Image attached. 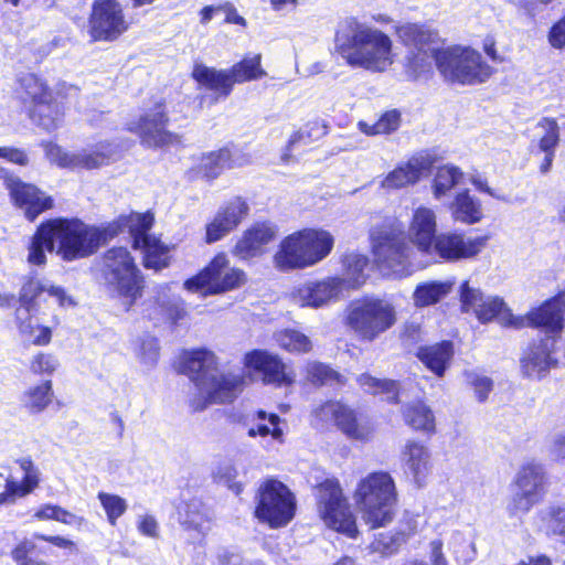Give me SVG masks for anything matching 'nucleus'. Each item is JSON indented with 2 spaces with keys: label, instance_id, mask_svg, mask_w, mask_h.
<instances>
[{
  "label": "nucleus",
  "instance_id": "obj_2",
  "mask_svg": "<svg viewBox=\"0 0 565 565\" xmlns=\"http://www.w3.org/2000/svg\"><path fill=\"white\" fill-rule=\"evenodd\" d=\"M181 371L190 376L196 388L190 398L194 412L204 411L212 404L233 402L243 384L239 374L221 372L215 354L204 349L184 352Z\"/></svg>",
  "mask_w": 565,
  "mask_h": 565
},
{
  "label": "nucleus",
  "instance_id": "obj_5",
  "mask_svg": "<svg viewBox=\"0 0 565 565\" xmlns=\"http://www.w3.org/2000/svg\"><path fill=\"white\" fill-rule=\"evenodd\" d=\"M333 236L326 230L305 228L285 237L274 256L281 271L303 269L323 260L332 250Z\"/></svg>",
  "mask_w": 565,
  "mask_h": 565
},
{
  "label": "nucleus",
  "instance_id": "obj_50",
  "mask_svg": "<svg viewBox=\"0 0 565 565\" xmlns=\"http://www.w3.org/2000/svg\"><path fill=\"white\" fill-rule=\"evenodd\" d=\"M463 178L462 171L455 166L440 167L435 175L433 190L436 199L446 195Z\"/></svg>",
  "mask_w": 565,
  "mask_h": 565
},
{
  "label": "nucleus",
  "instance_id": "obj_13",
  "mask_svg": "<svg viewBox=\"0 0 565 565\" xmlns=\"http://www.w3.org/2000/svg\"><path fill=\"white\" fill-rule=\"evenodd\" d=\"M246 280L242 269L231 267L225 254H217L198 275L183 284L190 292L216 295L241 287Z\"/></svg>",
  "mask_w": 565,
  "mask_h": 565
},
{
  "label": "nucleus",
  "instance_id": "obj_35",
  "mask_svg": "<svg viewBox=\"0 0 565 565\" xmlns=\"http://www.w3.org/2000/svg\"><path fill=\"white\" fill-rule=\"evenodd\" d=\"M52 231L49 221L36 228L28 246L26 260L30 265L44 266L46 264V252L56 253Z\"/></svg>",
  "mask_w": 565,
  "mask_h": 565
},
{
  "label": "nucleus",
  "instance_id": "obj_19",
  "mask_svg": "<svg viewBox=\"0 0 565 565\" xmlns=\"http://www.w3.org/2000/svg\"><path fill=\"white\" fill-rule=\"evenodd\" d=\"M128 26L118 0H94L88 21V31L94 41H114Z\"/></svg>",
  "mask_w": 565,
  "mask_h": 565
},
{
  "label": "nucleus",
  "instance_id": "obj_14",
  "mask_svg": "<svg viewBox=\"0 0 565 565\" xmlns=\"http://www.w3.org/2000/svg\"><path fill=\"white\" fill-rule=\"evenodd\" d=\"M47 159L66 169H99L116 161L119 157L118 147L109 141H100L76 151H65L51 142L44 145Z\"/></svg>",
  "mask_w": 565,
  "mask_h": 565
},
{
  "label": "nucleus",
  "instance_id": "obj_22",
  "mask_svg": "<svg viewBox=\"0 0 565 565\" xmlns=\"http://www.w3.org/2000/svg\"><path fill=\"white\" fill-rule=\"evenodd\" d=\"M488 236H466L462 233H440L433 243V254L445 262H459L477 257L487 246Z\"/></svg>",
  "mask_w": 565,
  "mask_h": 565
},
{
  "label": "nucleus",
  "instance_id": "obj_17",
  "mask_svg": "<svg viewBox=\"0 0 565 565\" xmlns=\"http://www.w3.org/2000/svg\"><path fill=\"white\" fill-rule=\"evenodd\" d=\"M460 301L463 311H472L479 321L497 320L503 327H518V316H513L502 298L484 296L480 289L473 288L465 281L460 288Z\"/></svg>",
  "mask_w": 565,
  "mask_h": 565
},
{
  "label": "nucleus",
  "instance_id": "obj_63",
  "mask_svg": "<svg viewBox=\"0 0 565 565\" xmlns=\"http://www.w3.org/2000/svg\"><path fill=\"white\" fill-rule=\"evenodd\" d=\"M34 548L35 544L32 541L24 540L12 551V557L18 565H45L43 561L29 557Z\"/></svg>",
  "mask_w": 565,
  "mask_h": 565
},
{
  "label": "nucleus",
  "instance_id": "obj_58",
  "mask_svg": "<svg viewBox=\"0 0 565 565\" xmlns=\"http://www.w3.org/2000/svg\"><path fill=\"white\" fill-rule=\"evenodd\" d=\"M58 366V359L46 352L34 354L29 363L30 371L36 375H52Z\"/></svg>",
  "mask_w": 565,
  "mask_h": 565
},
{
  "label": "nucleus",
  "instance_id": "obj_62",
  "mask_svg": "<svg viewBox=\"0 0 565 565\" xmlns=\"http://www.w3.org/2000/svg\"><path fill=\"white\" fill-rule=\"evenodd\" d=\"M306 128V130L295 131L289 137L287 151H290L291 148L300 141L311 140L312 138H318L327 134V127L319 121H311Z\"/></svg>",
  "mask_w": 565,
  "mask_h": 565
},
{
  "label": "nucleus",
  "instance_id": "obj_25",
  "mask_svg": "<svg viewBox=\"0 0 565 565\" xmlns=\"http://www.w3.org/2000/svg\"><path fill=\"white\" fill-rule=\"evenodd\" d=\"M244 363L263 375V381L277 386L291 385L296 374L290 366L274 353L265 350H253L245 354Z\"/></svg>",
  "mask_w": 565,
  "mask_h": 565
},
{
  "label": "nucleus",
  "instance_id": "obj_34",
  "mask_svg": "<svg viewBox=\"0 0 565 565\" xmlns=\"http://www.w3.org/2000/svg\"><path fill=\"white\" fill-rule=\"evenodd\" d=\"M192 76L199 85L215 92L218 97H227L233 89L228 70H216L196 64L193 67Z\"/></svg>",
  "mask_w": 565,
  "mask_h": 565
},
{
  "label": "nucleus",
  "instance_id": "obj_33",
  "mask_svg": "<svg viewBox=\"0 0 565 565\" xmlns=\"http://www.w3.org/2000/svg\"><path fill=\"white\" fill-rule=\"evenodd\" d=\"M228 149H220L202 154L198 162L188 170L186 177L193 181L199 178L214 180L227 169Z\"/></svg>",
  "mask_w": 565,
  "mask_h": 565
},
{
  "label": "nucleus",
  "instance_id": "obj_36",
  "mask_svg": "<svg viewBox=\"0 0 565 565\" xmlns=\"http://www.w3.org/2000/svg\"><path fill=\"white\" fill-rule=\"evenodd\" d=\"M450 280H426L419 282L413 292V303L416 308H425L438 303L452 290Z\"/></svg>",
  "mask_w": 565,
  "mask_h": 565
},
{
  "label": "nucleus",
  "instance_id": "obj_38",
  "mask_svg": "<svg viewBox=\"0 0 565 565\" xmlns=\"http://www.w3.org/2000/svg\"><path fill=\"white\" fill-rule=\"evenodd\" d=\"M404 422L415 430L434 434L436 430L434 412L424 402L407 404L402 411Z\"/></svg>",
  "mask_w": 565,
  "mask_h": 565
},
{
  "label": "nucleus",
  "instance_id": "obj_44",
  "mask_svg": "<svg viewBox=\"0 0 565 565\" xmlns=\"http://www.w3.org/2000/svg\"><path fill=\"white\" fill-rule=\"evenodd\" d=\"M260 54L244 57L241 62L228 68L232 85L234 86V84H242L265 76L266 72L260 66Z\"/></svg>",
  "mask_w": 565,
  "mask_h": 565
},
{
  "label": "nucleus",
  "instance_id": "obj_39",
  "mask_svg": "<svg viewBox=\"0 0 565 565\" xmlns=\"http://www.w3.org/2000/svg\"><path fill=\"white\" fill-rule=\"evenodd\" d=\"M153 223V217L149 213L145 214H131L127 217H120L116 223L111 225L118 226V233L122 227H127L134 238V247L139 248L141 245H147L149 242L156 239V237L148 234Z\"/></svg>",
  "mask_w": 565,
  "mask_h": 565
},
{
  "label": "nucleus",
  "instance_id": "obj_51",
  "mask_svg": "<svg viewBox=\"0 0 565 565\" xmlns=\"http://www.w3.org/2000/svg\"><path fill=\"white\" fill-rule=\"evenodd\" d=\"M401 125V113L396 109L385 111L375 124L359 121V129L367 135L375 136L382 134H392L398 129Z\"/></svg>",
  "mask_w": 565,
  "mask_h": 565
},
{
  "label": "nucleus",
  "instance_id": "obj_18",
  "mask_svg": "<svg viewBox=\"0 0 565 565\" xmlns=\"http://www.w3.org/2000/svg\"><path fill=\"white\" fill-rule=\"evenodd\" d=\"M0 180L8 190L12 203L21 209L29 221L53 206V200L38 186L23 182L8 169L0 167Z\"/></svg>",
  "mask_w": 565,
  "mask_h": 565
},
{
  "label": "nucleus",
  "instance_id": "obj_46",
  "mask_svg": "<svg viewBox=\"0 0 565 565\" xmlns=\"http://www.w3.org/2000/svg\"><path fill=\"white\" fill-rule=\"evenodd\" d=\"M274 338L279 348L292 354H305L312 350L310 338L295 329L280 330Z\"/></svg>",
  "mask_w": 565,
  "mask_h": 565
},
{
  "label": "nucleus",
  "instance_id": "obj_60",
  "mask_svg": "<svg viewBox=\"0 0 565 565\" xmlns=\"http://www.w3.org/2000/svg\"><path fill=\"white\" fill-rule=\"evenodd\" d=\"M19 465L24 473L22 483L20 484V497H23L38 487L39 471L29 458L20 459Z\"/></svg>",
  "mask_w": 565,
  "mask_h": 565
},
{
  "label": "nucleus",
  "instance_id": "obj_16",
  "mask_svg": "<svg viewBox=\"0 0 565 565\" xmlns=\"http://www.w3.org/2000/svg\"><path fill=\"white\" fill-rule=\"evenodd\" d=\"M318 510L324 524L338 532L354 537L358 533L355 521L342 494L340 484L326 480L318 488Z\"/></svg>",
  "mask_w": 565,
  "mask_h": 565
},
{
  "label": "nucleus",
  "instance_id": "obj_24",
  "mask_svg": "<svg viewBox=\"0 0 565 565\" xmlns=\"http://www.w3.org/2000/svg\"><path fill=\"white\" fill-rule=\"evenodd\" d=\"M249 206L241 196L224 202L205 226V242L215 243L227 236L247 217Z\"/></svg>",
  "mask_w": 565,
  "mask_h": 565
},
{
  "label": "nucleus",
  "instance_id": "obj_23",
  "mask_svg": "<svg viewBox=\"0 0 565 565\" xmlns=\"http://www.w3.org/2000/svg\"><path fill=\"white\" fill-rule=\"evenodd\" d=\"M168 121L164 106L160 100L154 104L152 109L141 116L138 122L130 124L128 129L140 137L143 146L161 148L178 141L177 136L166 129Z\"/></svg>",
  "mask_w": 565,
  "mask_h": 565
},
{
  "label": "nucleus",
  "instance_id": "obj_52",
  "mask_svg": "<svg viewBox=\"0 0 565 565\" xmlns=\"http://www.w3.org/2000/svg\"><path fill=\"white\" fill-rule=\"evenodd\" d=\"M143 250V265L146 268L160 270L169 265V249L162 245L157 238L147 245L139 247Z\"/></svg>",
  "mask_w": 565,
  "mask_h": 565
},
{
  "label": "nucleus",
  "instance_id": "obj_48",
  "mask_svg": "<svg viewBox=\"0 0 565 565\" xmlns=\"http://www.w3.org/2000/svg\"><path fill=\"white\" fill-rule=\"evenodd\" d=\"M53 390L52 382L45 381L39 385L30 387L24 393V406L31 413H41L44 411L52 402Z\"/></svg>",
  "mask_w": 565,
  "mask_h": 565
},
{
  "label": "nucleus",
  "instance_id": "obj_30",
  "mask_svg": "<svg viewBox=\"0 0 565 565\" xmlns=\"http://www.w3.org/2000/svg\"><path fill=\"white\" fill-rule=\"evenodd\" d=\"M437 230L436 213L427 206H418L414 209L408 228L407 236L419 252L426 255H433V243Z\"/></svg>",
  "mask_w": 565,
  "mask_h": 565
},
{
  "label": "nucleus",
  "instance_id": "obj_53",
  "mask_svg": "<svg viewBox=\"0 0 565 565\" xmlns=\"http://www.w3.org/2000/svg\"><path fill=\"white\" fill-rule=\"evenodd\" d=\"M450 548L459 565H469L476 559L477 550L475 543L468 541L460 532H454L450 540Z\"/></svg>",
  "mask_w": 565,
  "mask_h": 565
},
{
  "label": "nucleus",
  "instance_id": "obj_3",
  "mask_svg": "<svg viewBox=\"0 0 565 565\" xmlns=\"http://www.w3.org/2000/svg\"><path fill=\"white\" fill-rule=\"evenodd\" d=\"M56 254L66 262L93 255L102 244L118 234L117 225L95 227L78 220H49Z\"/></svg>",
  "mask_w": 565,
  "mask_h": 565
},
{
  "label": "nucleus",
  "instance_id": "obj_59",
  "mask_svg": "<svg viewBox=\"0 0 565 565\" xmlns=\"http://www.w3.org/2000/svg\"><path fill=\"white\" fill-rule=\"evenodd\" d=\"M465 377L467 384L473 390L477 399L479 402L487 401L490 392L493 388L492 380L475 371L466 372Z\"/></svg>",
  "mask_w": 565,
  "mask_h": 565
},
{
  "label": "nucleus",
  "instance_id": "obj_20",
  "mask_svg": "<svg viewBox=\"0 0 565 565\" xmlns=\"http://www.w3.org/2000/svg\"><path fill=\"white\" fill-rule=\"evenodd\" d=\"M315 414L322 422H333L350 439L365 443L373 436L374 428L370 420L339 402H328L318 407Z\"/></svg>",
  "mask_w": 565,
  "mask_h": 565
},
{
  "label": "nucleus",
  "instance_id": "obj_49",
  "mask_svg": "<svg viewBox=\"0 0 565 565\" xmlns=\"http://www.w3.org/2000/svg\"><path fill=\"white\" fill-rule=\"evenodd\" d=\"M362 390L371 394H386L388 402L397 403V383L392 380H380L367 373L356 377Z\"/></svg>",
  "mask_w": 565,
  "mask_h": 565
},
{
  "label": "nucleus",
  "instance_id": "obj_29",
  "mask_svg": "<svg viewBox=\"0 0 565 565\" xmlns=\"http://www.w3.org/2000/svg\"><path fill=\"white\" fill-rule=\"evenodd\" d=\"M433 166V159L427 153H416L407 162L397 166L381 181L384 190H398L417 183L423 175L428 173Z\"/></svg>",
  "mask_w": 565,
  "mask_h": 565
},
{
  "label": "nucleus",
  "instance_id": "obj_40",
  "mask_svg": "<svg viewBox=\"0 0 565 565\" xmlns=\"http://www.w3.org/2000/svg\"><path fill=\"white\" fill-rule=\"evenodd\" d=\"M180 521L189 530H194L204 535L210 531L211 518L207 509L199 500H191L180 509Z\"/></svg>",
  "mask_w": 565,
  "mask_h": 565
},
{
  "label": "nucleus",
  "instance_id": "obj_4",
  "mask_svg": "<svg viewBox=\"0 0 565 565\" xmlns=\"http://www.w3.org/2000/svg\"><path fill=\"white\" fill-rule=\"evenodd\" d=\"M19 87L21 97L32 104V120L47 131L58 128L63 122V99L77 95V88L65 83L52 90L45 81L33 73L22 75Z\"/></svg>",
  "mask_w": 565,
  "mask_h": 565
},
{
  "label": "nucleus",
  "instance_id": "obj_31",
  "mask_svg": "<svg viewBox=\"0 0 565 565\" xmlns=\"http://www.w3.org/2000/svg\"><path fill=\"white\" fill-rule=\"evenodd\" d=\"M405 473L412 478L418 487L426 484L431 471L430 452L428 448L417 441H408L403 451Z\"/></svg>",
  "mask_w": 565,
  "mask_h": 565
},
{
  "label": "nucleus",
  "instance_id": "obj_47",
  "mask_svg": "<svg viewBox=\"0 0 565 565\" xmlns=\"http://www.w3.org/2000/svg\"><path fill=\"white\" fill-rule=\"evenodd\" d=\"M533 143L539 150H556L559 142V126L555 119L542 118L535 125Z\"/></svg>",
  "mask_w": 565,
  "mask_h": 565
},
{
  "label": "nucleus",
  "instance_id": "obj_26",
  "mask_svg": "<svg viewBox=\"0 0 565 565\" xmlns=\"http://www.w3.org/2000/svg\"><path fill=\"white\" fill-rule=\"evenodd\" d=\"M565 289L557 296L533 308L525 316H518L516 329L540 327L551 333H559L564 328Z\"/></svg>",
  "mask_w": 565,
  "mask_h": 565
},
{
  "label": "nucleus",
  "instance_id": "obj_54",
  "mask_svg": "<svg viewBox=\"0 0 565 565\" xmlns=\"http://www.w3.org/2000/svg\"><path fill=\"white\" fill-rule=\"evenodd\" d=\"M97 498L107 515V521L111 525H116L117 520L122 516L128 509L127 501L117 494L107 492H99Z\"/></svg>",
  "mask_w": 565,
  "mask_h": 565
},
{
  "label": "nucleus",
  "instance_id": "obj_32",
  "mask_svg": "<svg viewBox=\"0 0 565 565\" xmlns=\"http://www.w3.org/2000/svg\"><path fill=\"white\" fill-rule=\"evenodd\" d=\"M454 356V347L449 341H443L418 349L417 358L436 376L443 377L450 366Z\"/></svg>",
  "mask_w": 565,
  "mask_h": 565
},
{
  "label": "nucleus",
  "instance_id": "obj_61",
  "mask_svg": "<svg viewBox=\"0 0 565 565\" xmlns=\"http://www.w3.org/2000/svg\"><path fill=\"white\" fill-rule=\"evenodd\" d=\"M170 291V285L166 284L159 287L157 302L158 305L169 313L170 318L177 322L183 319L186 315L184 308H180L177 301L168 299V292Z\"/></svg>",
  "mask_w": 565,
  "mask_h": 565
},
{
  "label": "nucleus",
  "instance_id": "obj_7",
  "mask_svg": "<svg viewBox=\"0 0 565 565\" xmlns=\"http://www.w3.org/2000/svg\"><path fill=\"white\" fill-rule=\"evenodd\" d=\"M435 63L443 77L449 83L476 85L490 78L493 68L480 52L469 46H449L436 53Z\"/></svg>",
  "mask_w": 565,
  "mask_h": 565
},
{
  "label": "nucleus",
  "instance_id": "obj_37",
  "mask_svg": "<svg viewBox=\"0 0 565 565\" xmlns=\"http://www.w3.org/2000/svg\"><path fill=\"white\" fill-rule=\"evenodd\" d=\"M451 215L456 221L471 225L483 217L481 202L472 196L468 190H462L450 204Z\"/></svg>",
  "mask_w": 565,
  "mask_h": 565
},
{
  "label": "nucleus",
  "instance_id": "obj_1",
  "mask_svg": "<svg viewBox=\"0 0 565 565\" xmlns=\"http://www.w3.org/2000/svg\"><path fill=\"white\" fill-rule=\"evenodd\" d=\"M333 45L347 65L370 73H385L396 60L392 38L358 17L339 21Z\"/></svg>",
  "mask_w": 565,
  "mask_h": 565
},
{
  "label": "nucleus",
  "instance_id": "obj_15",
  "mask_svg": "<svg viewBox=\"0 0 565 565\" xmlns=\"http://www.w3.org/2000/svg\"><path fill=\"white\" fill-rule=\"evenodd\" d=\"M296 512V500L290 490L279 481H267L258 492L256 518L270 527L287 525Z\"/></svg>",
  "mask_w": 565,
  "mask_h": 565
},
{
  "label": "nucleus",
  "instance_id": "obj_56",
  "mask_svg": "<svg viewBox=\"0 0 565 565\" xmlns=\"http://www.w3.org/2000/svg\"><path fill=\"white\" fill-rule=\"evenodd\" d=\"M543 521L548 534L565 539V507H550L544 513Z\"/></svg>",
  "mask_w": 565,
  "mask_h": 565
},
{
  "label": "nucleus",
  "instance_id": "obj_9",
  "mask_svg": "<svg viewBox=\"0 0 565 565\" xmlns=\"http://www.w3.org/2000/svg\"><path fill=\"white\" fill-rule=\"evenodd\" d=\"M374 262L384 275L406 276L411 273L413 248L405 242L402 231L391 225L371 230Z\"/></svg>",
  "mask_w": 565,
  "mask_h": 565
},
{
  "label": "nucleus",
  "instance_id": "obj_45",
  "mask_svg": "<svg viewBox=\"0 0 565 565\" xmlns=\"http://www.w3.org/2000/svg\"><path fill=\"white\" fill-rule=\"evenodd\" d=\"M17 323L19 332L22 337L29 339L34 345H47L52 340V330L49 327L34 324L25 310L24 317L20 311L17 312Z\"/></svg>",
  "mask_w": 565,
  "mask_h": 565
},
{
  "label": "nucleus",
  "instance_id": "obj_8",
  "mask_svg": "<svg viewBox=\"0 0 565 565\" xmlns=\"http://www.w3.org/2000/svg\"><path fill=\"white\" fill-rule=\"evenodd\" d=\"M100 273L108 288L125 299L127 309L141 297L143 278L127 248L108 249L103 256Z\"/></svg>",
  "mask_w": 565,
  "mask_h": 565
},
{
  "label": "nucleus",
  "instance_id": "obj_41",
  "mask_svg": "<svg viewBox=\"0 0 565 565\" xmlns=\"http://www.w3.org/2000/svg\"><path fill=\"white\" fill-rule=\"evenodd\" d=\"M412 532V530H396L380 533L369 545L370 554L387 557L397 553L401 546L407 542Z\"/></svg>",
  "mask_w": 565,
  "mask_h": 565
},
{
  "label": "nucleus",
  "instance_id": "obj_27",
  "mask_svg": "<svg viewBox=\"0 0 565 565\" xmlns=\"http://www.w3.org/2000/svg\"><path fill=\"white\" fill-rule=\"evenodd\" d=\"M556 344L554 337H546L531 344L520 360L521 372L525 377L541 380L546 376L556 360L552 356Z\"/></svg>",
  "mask_w": 565,
  "mask_h": 565
},
{
  "label": "nucleus",
  "instance_id": "obj_11",
  "mask_svg": "<svg viewBox=\"0 0 565 565\" xmlns=\"http://www.w3.org/2000/svg\"><path fill=\"white\" fill-rule=\"evenodd\" d=\"M396 34L408 46L405 72L412 79H417L431 70L433 60L440 50L434 47L437 32L415 23H407L396 29Z\"/></svg>",
  "mask_w": 565,
  "mask_h": 565
},
{
  "label": "nucleus",
  "instance_id": "obj_64",
  "mask_svg": "<svg viewBox=\"0 0 565 565\" xmlns=\"http://www.w3.org/2000/svg\"><path fill=\"white\" fill-rule=\"evenodd\" d=\"M215 476L220 481L226 483L227 487L236 494L242 492L243 484L235 481L237 477V470L233 465L224 463L220 466Z\"/></svg>",
  "mask_w": 565,
  "mask_h": 565
},
{
  "label": "nucleus",
  "instance_id": "obj_12",
  "mask_svg": "<svg viewBox=\"0 0 565 565\" xmlns=\"http://www.w3.org/2000/svg\"><path fill=\"white\" fill-rule=\"evenodd\" d=\"M547 475L542 463L531 461L520 467L511 483L512 495L508 503L511 515L526 514L544 497Z\"/></svg>",
  "mask_w": 565,
  "mask_h": 565
},
{
  "label": "nucleus",
  "instance_id": "obj_57",
  "mask_svg": "<svg viewBox=\"0 0 565 565\" xmlns=\"http://www.w3.org/2000/svg\"><path fill=\"white\" fill-rule=\"evenodd\" d=\"M136 354L146 367L156 365L159 358V344L156 338L145 335L139 340L136 348Z\"/></svg>",
  "mask_w": 565,
  "mask_h": 565
},
{
  "label": "nucleus",
  "instance_id": "obj_28",
  "mask_svg": "<svg viewBox=\"0 0 565 565\" xmlns=\"http://www.w3.org/2000/svg\"><path fill=\"white\" fill-rule=\"evenodd\" d=\"M277 227L268 222L253 224L236 242L233 255L239 259L247 260L263 255L266 246L276 238Z\"/></svg>",
  "mask_w": 565,
  "mask_h": 565
},
{
  "label": "nucleus",
  "instance_id": "obj_6",
  "mask_svg": "<svg viewBox=\"0 0 565 565\" xmlns=\"http://www.w3.org/2000/svg\"><path fill=\"white\" fill-rule=\"evenodd\" d=\"M396 498L395 482L390 473L383 471L362 479L354 493L363 520L373 529L393 520Z\"/></svg>",
  "mask_w": 565,
  "mask_h": 565
},
{
  "label": "nucleus",
  "instance_id": "obj_10",
  "mask_svg": "<svg viewBox=\"0 0 565 565\" xmlns=\"http://www.w3.org/2000/svg\"><path fill=\"white\" fill-rule=\"evenodd\" d=\"M347 324L363 340L372 341L396 322V310L387 299L364 297L347 308Z\"/></svg>",
  "mask_w": 565,
  "mask_h": 565
},
{
  "label": "nucleus",
  "instance_id": "obj_43",
  "mask_svg": "<svg viewBox=\"0 0 565 565\" xmlns=\"http://www.w3.org/2000/svg\"><path fill=\"white\" fill-rule=\"evenodd\" d=\"M256 416L259 422L248 428L247 435L252 438L271 436L275 441L281 444L285 435L281 418L276 414H267L264 411L257 412Z\"/></svg>",
  "mask_w": 565,
  "mask_h": 565
},
{
  "label": "nucleus",
  "instance_id": "obj_21",
  "mask_svg": "<svg viewBox=\"0 0 565 565\" xmlns=\"http://www.w3.org/2000/svg\"><path fill=\"white\" fill-rule=\"evenodd\" d=\"M345 291V282L338 276L320 280H309L295 287L290 292L291 301L301 307L322 308L338 301Z\"/></svg>",
  "mask_w": 565,
  "mask_h": 565
},
{
  "label": "nucleus",
  "instance_id": "obj_55",
  "mask_svg": "<svg viewBox=\"0 0 565 565\" xmlns=\"http://www.w3.org/2000/svg\"><path fill=\"white\" fill-rule=\"evenodd\" d=\"M307 380L313 384L341 383V375L320 362H308L306 365Z\"/></svg>",
  "mask_w": 565,
  "mask_h": 565
},
{
  "label": "nucleus",
  "instance_id": "obj_42",
  "mask_svg": "<svg viewBox=\"0 0 565 565\" xmlns=\"http://www.w3.org/2000/svg\"><path fill=\"white\" fill-rule=\"evenodd\" d=\"M367 257L356 253L347 254L343 257V275L339 277L345 282V290L355 289L366 280L365 268Z\"/></svg>",
  "mask_w": 565,
  "mask_h": 565
}]
</instances>
